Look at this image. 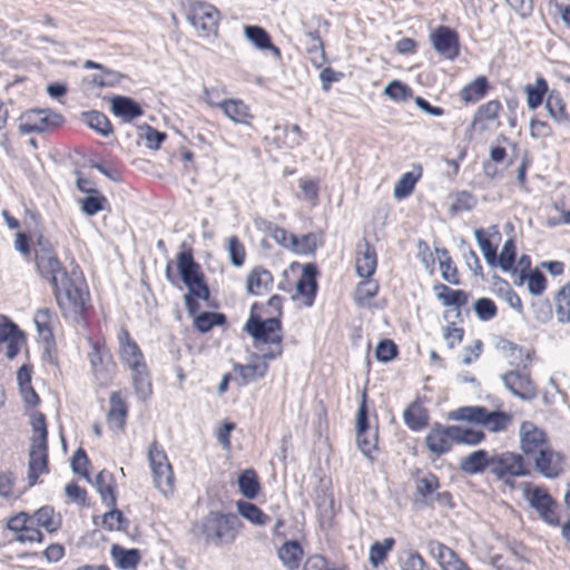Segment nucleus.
<instances>
[{"label":"nucleus","instance_id":"nucleus-8","mask_svg":"<svg viewBox=\"0 0 570 570\" xmlns=\"http://www.w3.org/2000/svg\"><path fill=\"white\" fill-rule=\"evenodd\" d=\"M177 267L183 283L195 297L207 301L209 288L200 265L194 259L191 250H184L178 254Z\"/></svg>","mask_w":570,"mask_h":570},{"label":"nucleus","instance_id":"nucleus-15","mask_svg":"<svg viewBox=\"0 0 570 570\" xmlns=\"http://www.w3.org/2000/svg\"><path fill=\"white\" fill-rule=\"evenodd\" d=\"M91 371L102 386H107L114 376L115 364L111 361V355L108 351L100 350L96 344L88 354Z\"/></svg>","mask_w":570,"mask_h":570},{"label":"nucleus","instance_id":"nucleus-12","mask_svg":"<svg viewBox=\"0 0 570 570\" xmlns=\"http://www.w3.org/2000/svg\"><path fill=\"white\" fill-rule=\"evenodd\" d=\"M19 131L21 134L46 132L59 127L63 117L49 109H30L21 115Z\"/></svg>","mask_w":570,"mask_h":570},{"label":"nucleus","instance_id":"nucleus-33","mask_svg":"<svg viewBox=\"0 0 570 570\" xmlns=\"http://www.w3.org/2000/svg\"><path fill=\"white\" fill-rule=\"evenodd\" d=\"M303 549L296 540L284 542L278 549V558L288 570L298 568Z\"/></svg>","mask_w":570,"mask_h":570},{"label":"nucleus","instance_id":"nucleus-34","mask_svg":"<svg viewBox=\"0 0 570 570\" xmlns=\"http://www.w3.org/2000/svg\"><path fill=\"white\" fill-rule=\"evenodd\" d=\"M527 94V105L529 109L535 110L542 105L544 98L548 96V82L543 77H538L533 85H527L524 88Z\"/></svg>","mask_w":570,"mask_h":570},{"label":"nucleus","instance_id":"nucleus-40","mask_svg":"<svg viewBox=\"0 0 570 570\" xmlns=\"http://www.w3.org/2000/svg\"><path fill=\"white\" fill-rule=\"evenodd\" d=\"M266 361L267 360H262V362L248 363L245 365L236 364L234 366V371L242 376L243 384H247L248 382H253L265 376L268 370Z\"/></svg>","mask_w":570,"mask_h":570},{"label":"nucleus","instance_id":"nucleus-31","mask_svg":"<svg viewBox=\"0 0 570 570\" xmlns=\"http://www.w3.org/2000/svg\"><path fill=\"white\" fill-rule=\"evenodd\" d=\"M491 455L484 450H478L461 460L460 468L469 474L482 472L484 469L490 470Z\"/></svg>","mask_w":570,"mask_h":570},{"label":"nucleus","instance_id":"nucleus-45","mask_svg":"<svg viewBox=\"0 0 570 570\" xmlns=\"http://www.w3.org/2000/svg\"><path fill=\"white\" fill-rule=\"evenodd\" d=\"M226 316L218 312H203L194 318V326L200 333L209 332L214 326L224 325Z\"/></svg>","mask_w":570,"mask_h":570},{"label":"nucleus","instance_id":"nucleus-37","mask_svg":"<svg viewBox=\"0 0 570 570\" xmlns=\"http://www.w3.org/2000/svg\"><path fill=\"white\" fill-rule=\"evenodd\" d=\"M81 119L88 127L105 137L112 134V126L108 117L100 111L91 110L82 112Z\"/></svg>","mask_w":570,"mask_h":570},{"label":"nucleus","instance_id":"nucleus-39","mask_svg":"<svg viewBox=\"0 0 570 570\" xmlns=\"http://www.w3.org/2000/svg\"><path fill=\"white\" fill-rule=\"evenodd\" d=\"M28 487H30L29 482L24 484V482L21 481V484H19L12 472H0V497H13L17 499Z\"/></svg>","mask_w":570,"mask_h":570},{"label":"nucleus","instance_id":"nucleus-6","mask_svg":"<svg viewBox=\"0 0 570 570\" xmlns=\"http://www.w3.org/2000/svg\"><path fill=\"white\" fill-rule=\"evenodd\" d=\"M31 425L33 436L29 452V485H33L37 482L39 475L47 470L48 463V431L46 416L42 413L35 414L31 419Z\"/></svg>","mask_w":570,"mask_h":570},{"label":"nucleus","instance_id":"nucleus-58","mask_svg":"<svg viewBox=\"0 0 570 570\" xmlns=\"http://www.w3.org/2000/svg\"><path fill=\"white\" fill-rule=\"evenodd\" d=\"M474 311L481 321H490L497 315V306L490 298L482 297L474 303Z\"/></svg>","mask_w":570,"mask_h":570},{"label":"nucleus","instance_id":"nucleus-5","mask_svg":"<svg viewBox=\"0 0 570 570\" xmlns=\"http://www.w3.org/2000/svg\"><path fill=\"white\" fill-rule=\"evenodd\" d=\"M57 303L63 316L72 322H79L89 299V292L83 278L72 272L58 286H52Z\"/></svg>","mask_w":570,"mask_h":570},{"label":"nucleus","instance_id":"nucleus-59","mask_svg":"<svg viewBox=\"0 0 570 570\" xmlns=\"http://www.w3.org/2000/svg\"><path fill=\"white\" fill-rule=\"evenodd\" d=\"M90 464L86 451L79 448L71 458V469L75 473L89 480L88 465Z\"/></svg>","mask_w":570,"mask_h":570},{"label":"nucleus","instance_id":"nucleus-46","mask_svg":"<svg viewBox=\"0 0 570 570\" xmlns=\"http://www.w3.org/2000/svg\"><path fill=\"white\" fill-rule=\"evenodd\" d=\"M79 203L83 214L87 216H95L99 212L106 209L108 199L96 189L91 194H88L87 197L80 199Z\"/></svg>","mask_w":570,"mask_h":570},{"label":"nucleus","instance_id":"nucleus-50","mask_svg":"<svg viewBox=\"0 0 570 570\" xmlns=\"http://www.w3.org/2000/svg\"><path fill=\"white\" fill-rule=\"evenodd\" d=\"M452 433L454 434L455 443L468 445L479 444L485 438L484 433L480 430L458 425H452Z\"/></svg>","mask_w":570,"mask_h":570},{"label":"nucleus","instance_id":"nucleus-18","mask_svg":"<svg viewBox=\"0 0 570 570\" xmlns=\"http://www.w3.org/2000/svg\"><path fill=\"white\" fill-rule=\"evenodd\" d=\"M128 417V404L119 391H114L109 396V410L107 412V424L111 431L124 432Z\"/></svg>","mask_w":570,"mask_h":570},{"label":"nucleus","instance_id":"nucleus-52","mask_svg":"<svg viewBox=\"0 0 570 570\" xmlns=\"http://www.w3.org/2000/svg\"><path fill=\"white\" fill-rule=\"evenodd\" d=\"M395 541L393 538H386L383 542H374L370 548L368 559L374 568L382 563L387 552L393 548Z\"/></svg>","mask_w":570,"mask_h":570},{"label":"nucleus","instance_id":"nucleus-61","mask_svg":"<svg viewBox=\"0 0 570 570\" xmlns=\"http://www.w3.org/2000/svg\"><path fill=\"white\" fill-rule=\"evenodd\" d=\"M438 299L444 306H455L460 308L468 303V295L462 289H449L446 295L438 294Z\"/></svg>","mask_w":570,"mask_h":570},{"label":"nucleus","instance_id":"nucleus-11","mask_svg":"<svg viewBox=\"0 0 570 570\" xmlns=\"http://www.w3.org/2000/svg\"><path fill=\"white\" fill-rule=\"evenodd\" d=\"M36 266L40 275L48 279L52 286H58V284L63 279V276L70 275L62 267L60 261L47 242H38V248L36 249Z\"/></svg>","mask_w":570,"mask_h":570},{"label":"nucleus","instance_id":"nucleus-42","mask_svg":"<svg viewBox=\"0 0 570 570\" xmlns=\"http://www.w3.org/2000/svg\"><path fill=\"white\" fill-rule=\"evenodd\" d=\"M501 108V102L497 99L490 100L479 106L473 115L471 125L476 127L479 125H483L487 121L494 120L498 117Z\"/></svg>","mask_w":570,"mask_h":570},{"label":"nucleus","instance_id":"nucleus-21","mask_svg":"<svg viewBox=\"0 0 570 570\" xmlns=\"http://www.w3.org/2000/svg\"><path fill=\"white\" fill-rule=\"evenodd\" d=\"M245 38L258 50L271 51L275 59H281V49L276 47L268 32L259 26L247 24L244 27Z\"/></svg>","mask_w":570,"mask_h":570},{"label":"nucleus","instance_id":"nucleus-29","mask_svg":"<svg viewBox=\"0 0 570 570\" xmlns=\"http://www.w3.org/2000/svg\"><path fill=\"white\" fill-rule=\"evenodd\" d=\"M273 283V275L263 267H255L247 277V292L253 295H261L267 291Z\"/></svg>","mask_w":570,"mask_h":570},{"label":"nucleus","instance_id":"nucleus-7","mask_svg":"<svg viewBox=\"0 0 570 570\" xmlns=\"http://www.w3.org/2000/svg\"><path fill=\"white\" fill-rule=\"evenodd\" d=\"M448 419L482 425L490 432L504 431L511 423V415L502 411H489L484 406L469 405L450 411Z\"/></svg>","mask_w":570,"mask_h":570},{"label":"nucleus","instance_id":"nucleus-44","mask_svg":"<svg viewBox=\"0 0 570 570\" xmlns=\"http://www.w3.org/2000/svg\"><path fill=\"white\" fill-rule=\"evenodd\" d=\"M94 485L101 499H116V481L109 471H100L95 478Z\"/></svg>","mask_w":570,"mask_h":570},{"label":"nucleus","instance_id":"nucleus-30","mask_svg":"<svg viewBox=\"0 0 570 570\" xmlns=\"http://www.w3.org/2000/svg\"><path fill=\"white\" fill-rule=\"evenodd\" d=\"M488 90L489 81L487 77L479 76L461 89L460 98L465 104H475L487 95Z\"/></svg>","mask_w":570,"mask_h":570},{"label":"nucleus","instance_id":"nucleus-47","mask_svg":"<svg viewBox=\"0 0 570 570\" xmlns=\"http://www.w3.org/2000/svg\"><path fill=\"white\" fill-rule=\"evenodd\" d=\"M546 109L549 116L556 121H562L567 118L566 107L559 91L552 89L546 97Z\"/></svg>","mask_w":570,"mask_h":570},{"label":"nucleus","instance_id":"nucleus-28","mask_svg":"<svg viewBox=\"0 0 570 570\" xmlns=\"http://www.w3.org/2000/svg\"><path fill=\"white\" fill-rule=\"evenodd\" d=\"M428 413L419 401L412 402L403 412V421L412 431H420L428 425Z\"/></svg>","mask_w":570,"mask_h":570},{"label":"nucleus","instance_id":"nucleus-54","mask_svg":"<svg viewBox=\"0 0 570 570\" xmlns=\"http://www.w3.org/2000/svg\"><path fill=\"white\" fill-rule=\"evenodd\" d=\"M475 240L484 256L488 265H497V247L492 246L491 242L484 236L483 229L479 228L474 230Z\"/></svg>","mask_w":570,"mask_h":570},{"label":"nucleus","instance_id":"nucleus-3","mask_svg":"<svg viewBox=\"0 0 570 570\" xmlns=\"http://www.w3.org/2000/svg\"><path fill=\"white\" fill-rule=\"evenodd\" d=\"M118 343L120 360L131 372L135 393L140 401L145 402L153 394V386L144 355L125 327H121L118 334Z\"/></svg>","mask_w":570,"mask_h":570},{"label":"nucleus","instance_id":"nucleus-25","mask_svg":"<svg viewBox=\"0 0 570 570\" xmlns=\"http://www.w3.org/2000/svg\"><path fill=\"white\" fill-rule=\"evenodd\" d=\"M317 268L313 264H306L303 267L302 275L297 281L296 288L297 292L307 298V305L311 306L313 304L314 297L317 291V282H316Z\"/></svg>","mask_w":570,"mask_h":570},{"label":"nucleus","instance_id":"nucleus-2","mask_svg":"<svg viewBox=\"0 0 570 570\" xmlns=\"http://www.w3.org/2000/svg\"><path fill=\"white\" fill-rule=\"evenodd\" d=\"M240 527L237 514L209 511L191 523L188 533L199 544L224 547L236 540Z\"/></svg>","mask_w":570,"mask_h":570},{"label":"nucleus","instance_id":"nucleus-51","mask_svg":"<svg viewBox=\"0 0 570 570\" xmlns=\"http://www.w3.org/2000/svg\"><path fill=\"white\" fill-rule=\"evenodd\" d=\"M30 518L32 524L42 527L49 532L55 531L58 527V522L55 520L53 508L49 505L39 508Z\"/></svg>","mask_w":570,"mask_h":570},{"label":"nucleus","instance_id":"nucleus-63","mask_svg":"<svg viewBox=\"0 0 570 570\" xmlns=\"http://www.w3.org/2000/svg\"><path fill=\"white\" fill-rule=\"evenodd\" d=\"M525 278H528V289L532 295H540L546 289L547 279L540 271H530Z\"/></svg>","mask_w":570,"mask_h":570},{"label":"nucleus","instance_id":"nucleus-32","mask_svg":"<svg viewBox=\"0 0 570 570\" xmlns=\"http://www.w3.org/2000/svg\"><path fill=\"white\" fill-rule=\"evenodd\" d=\"M55 321V313L48 308H39L35 316L33 322L39 336L46 342L50 343L53 341L52 323Z\"/></svg>","mask_w":570,"mask_h":570},{"label":"nucleus","instance_id":"nucleus-60","mask_svg":"<svg viewBox=\"0 0 570 570\" xmlns=\"http://www.w3.org/2000/svg\"><path fill=\"white\" fill-rule=\"evenodd\" d=\"M228 253L230 263L239 267L245 261V248L237 236L233 235L228 238Z\"/></svg>","mask_w":570,"mask_h":570},{"label":"nucleus","instance_id":"nucleus-9","mask_svg":"<svg viewBox=\"0 0 570 570\" xmlns=\"http://www.w3.org/2000/svg\"><path fill=\"white\" fill-rule=\"evenodd\" d=\"M186 18L202 38L217 35L219 11L205 1H193L188 4Z\"/></svg>","mask_w":570,"mask_h":570},{"label":"nucleus","instance_id":"nucleus-35","mask_svg":"<svg viewBox=\"0 0 570 570\" xmlns=\"http://www.w3.org/2000/svg\"><path fill=\"white\" fill-rule=\"evenodd\" d=\"M429 550L442 570L449 569L454 563V561L460 558L454 550L439 541H431L429 543Z\"/></svg>","mask_w":570,"mask_h":570},{"label":"nucleus","instance_id":"nucleus-49","mask_svg":"<svg viewBox=\"0 0 570 570\" xmlns=\"http://www.w3.org/2000/svg\"><path fill=\"white\" fill-rule=\"evenodd\" d=\"M317 514L322 527H332L335 515L341 511V501H317Z\"/></svg>","mask_w":570,"mask_h":570},{"label":"nucleus","instance_id":"nucleus-4","mask_svg":"<svg viewBox=\"0 0 570 570\" xmlns=\"http://www.w3.org/2000/svg\"><path fill=\"white\" fill-rule=\"evenodd\" d=\"M244 331L254 340V345L259 348L262 355H253L257 360H275L283 353L282 322L279 317L272 316L262 320L259 316L250 315Z\"/></svg>","mask_w":570,"mask_h":570},{"label":"nucleus","instance_id":"nucleus-55","mask_svg":"<svg viewBox=\"0 0 570 570\" xmlns=\"http://www.w3.org/2000/svg\"><path fill=\"white\" fill-rule=\"evenodd\" d=\"M379 292V283L374 279L363 278L355 289V299L358 304H364L373 298Z\"/></svg>","mask_w":570,"mask_h":570},{"label":"nucleus","instance_id":"nucleus-38","mask_svg":"<svg viewBox=\"0 0 570 570\" xmlns=\"http://www.w3.org/2000/svg\"><path fill=\"white\" fill-rule=\"evenodd\" d=\"M238 513L255 525H265L271 521V517L264 513L250 501H236Z\"/></svg>","mask_w":570,"mask_h":570},{"label":"nucleus","instance_id":"nucleus-62","mask_svg":"<svg viewBox=\"0 0 570 570\" xmlns=\"http://www.w3.org/2000/svg\"><path fill=\"white\" fill-rule=\"evenodd\" d=\"M303 570H346L344 567H337L331 563L323 556L314 554L309 557L305 563Z\"/></svg>","mask_w":570,"mask_h":570},{"label":"nucleus","instance_id":"nucleus-22","mask_svg":"<svg viewBox=\"0 0 570 570\" xmlns=\"http://www.w3.org/2000/svg\"><path fill=\"white\" fill-rule=\"evenodd\" d=\"M534 463L537 470L549 479L557 478L562 471V458L548 448L540 450Z\"/></svg>","mask_w":570,"mask_h":570},{"label":"nucleus","instance_id":"nucleus-17","mask_svg":"<svg viewBox=\"0 0 570 570\" xmlns=\"http://www.w3.org/2000/svg\"><path fill=\"white\" fill-rule=\"evenodd\" d=\"M355 271L361 278H370L374 275L377 266L375 248L366 238L356 245Z\"/></svg>","mask_w":570,"mask_h":570},{"label":"nucleus","instance_id":"nucleus-1","mask_svg":"<svg viewBox=\"0 0 570 570\" xmlns=\"http://www.w3.org/2000/svg\"><path fill=\"white\" fill-rule=\"evenodd\" d=\"M490 472L500 481V490L503 495L521 497V499H552L544 488L517 480L518 476L529 473V465L521 454L513 452L492 454Z\"/></svg>","mask_w":570,"mask_h":570},{"label":"nucleus","instance_id":"nucleus-10","mask_svg":"<svg viewBox=\"0 0 570 570\" xmlns=\"http://www.w3.org/2000/svg\"><path fill=\"white\" fill-rule=\"evenodd\" d=\"M148 461L156 487L164 495L170 494L174 488V473L166 452L157 441L149 445Z\"/></svg>","mask_w":570,"mask_h":570},{"label":"nucleus","instance_id":"nucleus-16","mask_svg":"<svg viewBox=\"0 0 570 570\" xmlns=\"http://www.w3.org/2000/svg\"><path fill=\"white\" fill-rule=\"evenodd\" d=\"M504 386L521 400H533L537 396V389L528 374L518 371H510L502 375Z\"/></svg>","mask_w":570,"mask_h":570},{"label":"nucleus","instance_id":"nucleus-64","mask_svg":"<svg viewBox=\"0 0 570 570\" xmlns=\"http://www.w3.org/2000/svg\"><path fill=\"white\" fill-rule=\"evenodd\" d=\"M425 561L416 551H409L401 558V570H424Z\"/></svg>","mask_w":570,"mask_h":570},{"label":"nucleus","instance_id":"nucleus-53","mask_svg":"<svg viewBox=\"0 0 570 570\" xmlns=\"http://www.w3.org/2000/svg\"><path fill=\"white\" fill-rule=\"evenodd\" d=\"M515 262V245L512 239L505 240L503 244L502 250L499 256H497V265L503 272L515 271L513 268Z\"/></svg>","mask_w":570,"mask_h":570},{"label":"nucleus","instance_id":"nucleus-23","mask_svg":"<svg viewBox=\"0 0 570 570\" xmlns=\"http://www.w3.org/2000/svg\"><path fill=\"white\" fill-rule=\"evenodd\" d=\"M110 102L112 114L121 118L124 122H130L142 115L141 107L129 97L115 96Z\"/></svg>","mask_w":570,"mask_h":570},{"label":"nucleus","instance_id":"nucleus-57","mask_svg":"<svg viewBox=\"0 0 570 570\" xmlns=\"http://www.w3.org/2000/svg\"><path fill=\"white\" fill-rule=\"evenodd\" d=\"M397 355L396 344L389 338L379 342L375 350V357L384 363L391 362Z\"/></svg>","mask_w":570,"mask_h":570},{"label":"nucleus","instance_id":"nucleus-56","mask_svg":"<svg viewBox=\"0 0 570 570\" xmlns=\"http://www.w3.org/2000/svg\"><path fill=\"white\" fill-rule=\"evenodd\" d=\"M384 92L395 101H405L412 96L411 88L399 80L390 81L384 88Z\"/></svg>","mask_w":570,"mask_h":570},{"label":"nucleus","instance_id":"nucleus-26","mask_svg":"<svg viewBox=\"0 0 570 570\" xmlns=\"http://www.w3.org/2000/svg\"><path fill=\"white\" fill-rule=\"evenodd\" d=\"M110 554L116 566L121 570L136 569L141 559L138 549H125L119 544L111 546Z\"/></svg>","mask_w":570,"mask_h":570},{"label":"nucleus","instance_id":"nucleus-24","mask_svg":"<svg viewBox=\"0 0 570 570\" xmlns=\"http://www.w3.org/2000/svg\"><path fill=\"white\" fill-rule=\"evenodd\" d=\"M530 508L547 524L558 527L561 520L562 507L559 501H528Z\"/></svg>","mask_w":570,"mask_h":570},{"label":"nucleus","instance_id":"nucleus-43","mask_svg":"<svg viewBox=\"0 0 570 570\" xmlns=\"http://www.w3.org/2000/svg\"><path fill=\"white\" fill-rule=\"evenodd\" d=\"M556 313L559 323L570 322V285L562 286L554 296Z\"/></svg>","mask_w":570,"mask_h":570},{"label":"nucleus","instance_id":"nucleus-41","mask_svg":"<svg viewBox=\"0 0 570 570\" xmlns=\"http://www.w3.org/2000/svg\"><path fill=\"white\" fill-rule=\"evenodd\" d=\"M237 484L240 493L246 499H254L259 491V481L256 472L253 469H246L237 479Z\"/></svg>","mask_w":570,"mask_h":570},{"label":"nucleus","instance_id":"nucleus-48","mask_svg":"<svg viewBox=\"0 0 570 570\" xmlns=\"http://www.w3.org/2000/svg\"><path fill=\"white\" fill-rule=\"evenodd\" d=\"M356 444L364 456L373 460L372 453L377 450V431L365 430L356 432Z\"/></svg>","mask_w":570,"mask_h":570},{"label":"nucleus","instance_id":"nucleus-14","mask_svg":"<svg viewBox=\"0 0 570 570\" xmlns=\"http://www.w3.org/2000/svg\"><path fill=\"white\" fill-rule=\"evenodd\" d=\"M430 41L436 53L448 60H455L460 55L459 33L446 26H439L430 33Z\"/></svg>","mask_w":570,"mask_h":570},{"label":"nucleus","instance_id":"nucleus-19","mask_svg":"<svg viewBox=\"0 0 570 570\" xmlns=\"http://www.w3.org/2000/svg\"><path fill=\"white\" fill-rule=\"evenodd\" d=\"M428 449L436 455H442L449 452L454 442V434L452 433V425L443 426L435 424L425 436Z\"/></svg>","mask_w":570,"mask_h":570},{"label":"nucleus","instance_id":"nucleus-36","mask_svg":"<svg viewBox=\"0 0 570 570\" xmlns=\"http://www.w3.org/2000/svg\"><path fill=\"white\" fill-rule=\"evenodd\" d=\"M435 252L438 254L442 278L450 284L459 285V272L452 262L449 250L446 248H436Z\"/></svg>","mask_w":570,"mask_h":570},{"label":"nucleus","instance_id":"nucleus-20","mask_svg":"<svg viewBox=\"0 0 570 570\" xmlns=\"http://www.w3.org/2000/svg\"><path fill=\"white\" fill-rule=\"evenodd\" d=\"M520 444L524 454H538L546 446V434L531 422H523L520 426Z\"/></svg>","mask_w":570,"mask_h":570},{"label":"nucleus","instance_id":"nucleus-27","mask_svg":"<svg viewBox=\"0 0 570 570\" xmlns=\"http://www.w3.org/2000/svg\"><path fill=\"white\" fill-rule=\"evenodd\" d=\"M422 177V167L414 165L412 171L404 173L394 185L393 196L396 199H404L410 196L415 187V184Z\"/></svg>","mask_w":570,"mask_h":570},{"label":"nucleus","instance_id":"nucleus-13","mask_svg":"<svg viewBox=\"0 0 570 570\" xmlns=\"http://www.w3.org/2000/svg\"><path fill=\"white\" fill-rule=\"evenodd\" d=\"M213 94L219 96V89L204 88L205 100L208 105L219 108L224 115L235 124L250 125L253 115L249 111V107L243 100L236 98L215 100L210 96Z\"/></svg>","mask_w":570,"mask_h":570}]
</instances>
